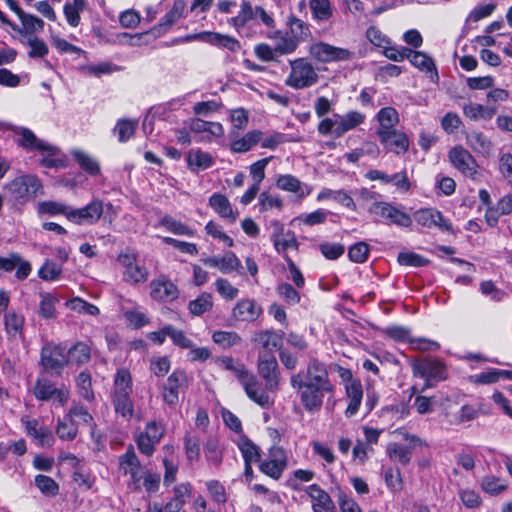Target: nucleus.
<instances>
[{
    "instance_id": "1",
    "label": "nucleus",
    "mask_w": 512,
    "mask_h": 512,
    "mask_svg": "<svg viewBox=\"0 0 512 512\" xmlns=\"http://www.w3.org/2000/svg\"><path fill=\"white\" fill-rule=\"evenodd\" d=\"M290 384L300 396L301 404L310 413L318 412L326 394L334 392L325 364L313 359L307 366L306 372L295 373L290 377Z\"/></svg>"
},
{
    "instance_id": "2",
    "label": "nucleus",
    "mask_w": 512,
    "mask_h": 512,
    "mask_svg": "<svg viewBox=\"0 0 512 512\" xmlns=\"http://www.w3.org/2000/svg\"><path fill=\"white\" fill-rule=\"evenodd\" d=\"M222 369L230 371L243 386L247 396L263 408L272 405L270 396L262 390L261 384L254 374H252L244 364L239 363L231 357H222L218 360Z\"/></svg>"
},
{
    "instance_id": "3",
    "label": "nucleus",
    "mask_w": 512,
    "mask_h": 512,
    "mask_svg": "<svg viewBox=\"0 0 512 512\" xmlns=\"http://www.w3.org/2000/svg\"><path fill=\"white\" fill-rule=\"evenodd\" d=\"M41 188L40 181L29 174L16 177L4 187L9 200L16 205H23L32 200Z\"/></svg>"
},
{
    "instance_id": "4",
    "label": "nucleus",
    "mask_w": 512,
    "mask_h": 512,
    "mask_svg": "<svg viewBox=\"0 0 512 512\" xmlns=\"http://www.w3.org/2000/svg\"><path fill=\"white\" fill-rule=\"evenodd\" d=\"M291 71L285 79V85L293 89H305L315 85L319 80L316 69L306 58L289 61Z\"/></svg>"
},
{
    "instance_id": "5",
    "label": "nucleus",
    "mask_w": 512,
    "mask_h": 512,
    "mask_svg": "<svg viewBox=\"0 0 512 512\" xmlns=\"http://www.w3.org/2000/svg\"><path fill=\"white\" fill-rule=\"evenodd\" d=\"M258 374L265 382L267 392H276L280 385V370L276 357L268 352H260L257 365Z\"/></svg>"
},
{
    "instance_id": "6",
    "label": "nucleus",
    "mask_w": 512,
    "mask_h": 512,
    "mask_svg": "<svg viewBox=\"0 0 512 512\" xmlns=\"http://www.w3.org/2000/svg\"><path fill=\"white\" fill-rule=\"evenodd\" d=\"M288 465V456L286 451L279 446H273L269 449L268 455L259 463V470L273 480H279Z\"/></svg>"
},
{
    "instance_id": "7",
    "label": "nucleus",
    "mask_w": 512,
    "mask_h": 512,
    "mask_svg": "<svg viewBox=\"0 0 512 512\" xmlns=\"http://www.w3.org/2000/svg\"><path fill=\"white\" fill-rule=\"evenodd\" d=\"M369 212L385 219L388 224H394L399 227H409L412 224V218L406 212L388 202H374L370 206Z\"/></svg>"
},
{
    "instance_id": "8",
    "label": "nucleus",
    "mask_w": 512,
    "mask_h": 512,
    "mask_svg": "<svg viewBox=\"0 0 512 512\" xmlns=\"http://www.w3.org/2000/svg\"><path fill=\"white\" fill-rule=\"evenodd\" d=\"M411 368L415 377L442 381L446 379L445 365L434 359L411 360Z\"/></svg>"
},
{
    "instance_id": "9",
    "label": "nucleus",
    "mask_w": 512,
    "mask_h": 512,
    "mask_svg": "<svg viewBox=\"0 0 512 512\" xmlns=\"http://www.w3.org/2000/svg\"><path fill=\"white\" fill-rule=\"evenodd\" d=\"M310 55L319 62L329 63L349 60L352 53L345 48L336 47L325 42H317L310 46Z\"/></svg>"
},
{
    "instance_id": "10",
    "label": "nucleus",
    "mask_w": 512,
    "mask_h": 512,
    "mask_svg": "<svg viewBox=\"0 0 512 512\" xmlns=\"http://www.w3.org/2000/svg\"><path fill=\"white\" fill-rule=\"evenodd\" d=\"M34 396L41 401L53 400L58 405H64L69 398V391L65 387L56 388L48 379H37L33 388Z\"/></svg>"
},
{
    "instance_id": "11",
    "label": "nucleus",
    "mask_w": 512,
    "mask_h": 512,
    "mask_svg": "<svg viewBox=\"0 0 512 512\" xmlns=\"http://www.w3.org/2000/svg\"><path fill=\"white\" fill-rule=\"evenodd\" d=\"M13 132L18 136L16 143L27 151H39L41 153L54 154L57 148L37 138V136L28 128L15 127Z\"/></svg>"
},
{
    "instance_id": "12",
    "label": "nucleus",
    "mask_w": 512,
    "mask_h": 512,
    "mask_svg": "<svg viewBox=\"0 0 512 512\" xmlns=\"http://www.w3.org/2000/svg\"><path fill=\"white\" fill-rule=\"evenodd\" d=\"M195 39L202 40V41H204L208 44H211L213 46L226 48L231 52H237L241 48L240 42L236 38L229 36V35L217 33V32L205 31V32H201L198 34L187 35L184 38H182L180 41L188 42V41H192Z\"/></svg>"
},
{
    "instance_id": "13",
    "label": "nucleus",
    "mask_w": 512,
    "mask_h": 512,
    "mask_svg": "<svg viewBox=\"0 0 512 512\" xmlns=\"http://www.w3.org/2000/svg\"><path fill=\"white\" fill-rule=\"evenodd\" d=\"M119 263L125 268L123 273V279L132 284L143 283L148 278L147 269L140 265L135 255L122 253L118 257Z\"/></svg>"
},
{
    "instance_id": "14",
    "label": "nucleus",
    "mask_w": 512,
    "mask_h": 512,
    "mask_svg": "<svg viewBox=\"0 0 512 512\" xmlns=\"http://www.w3.org/2000/svg\"><path fill=\"white\" fill-rule=\"evenodd\" d=\"M103 214V202L101 200H93L88 205L80 209H73L68 214V220L78 224H95Z\"/></svg>"
},
{
    "instance_id": "15",
    "label": "nucleus",
    "mask_w": 512,
    "mask_h": 512,
    "mask_svg": "<svg viewBox=\"0 0 512 512\" xmlns=\"http://www.w3.org/2000/svg\"><path fill=\"white\" fill-rule=\"evenodd\" d=\"M449 159L452 165L467 177L474 178L477 164L472 155L463 147L457 146L450 150Z\"/></svg>"
},
{
    "instance_id": "16",
    "label": "nucleus",
    "mask_w": 512,
    "mask_h": 512,
    "mask_svg": "<svg viewBox=\"0 0 512 512\" xmlns=\"http://www.w3.org/2000/svg\"><path fill=\"white\" fill-rule=\"evenodd\" d=\"M41 363L46 370H59L69 364V359L61 346L47 345L41 351Z\"/></svg>"
},
{
    "instance_id": "17",
    "label": "nucleus",
    "mask_w": 512,
    "mask_h": 512,
    "mask_svg": "<svg viewBox=\"0 0 512 512\" xmlns=\"http://www.w3.org/2000/svg\"><path fill=\"white\" fill-rule=\"evenodd\" d=\"M405 439L409 441V446H403L398 443H389L387 446V454L393 461H398L402 465H407L411 461L412 449L418 445H422V440L414 435H405Z\"/></svg>"
},
{
    "instance_id": "18",
    "label": "nucleus",
    "mask_w": 512,
    "mask_h": 512,
    "mask_svg": "<svg viewBox=\"0 0 512 512\" xmlns=\"http://www.w3.org/2000/svg\"><path fill=\"white\" fill-rule=\"evenodd\" d=\"M150 295L154 300L169 302L178 297L176 285L164 276L150 283Z\"/></svg>"
},
{
    "instance_id": "19",
    "label": "nucleus",
    "mask_w": 512,
    "mask_h": 512,
    "mask_svg": "<svg viewBox=\"0 0 512 512\" xmlns=\"http://www.w3.org/2000/svg\"><path fill=\"white\" fill-rule=\"evenodd\" d=\"M187 376L182 370H175L167 379L164 386L163 398L164 401L174 406L178 403L179 390L186 385Z\"/></svg>"
},
{
    "instance_id": "20",
    "label": "nucleus",
    "mask_w": 512,
    "mask_h": 512,
    "mask_svg": "<svg viewBox=\"0 0 512 512\" xmlns=\"http://www.w3.org/2000/svg\"><path fill=\"white\" fill-rule=\"evenodd\" d=\"M414 220L423 227H438L441 230L449 231L451 225L444 219L441 212L432 208L420 209L414 213Z\"/></svg>"
},
{
    "instance_id": "21",
    "label": "nucleus",
    "mask_w": 512,
    "mask_h": 512,
    "mask_svg": "<svg viewBox=\"0 0 512 512\" xmlns=\"http://www.w3.org/2000/svg\"><path fill=\"white\" fill-rule=\"evenodd\" d=\"M25 430L28 436L37 440L42 447H50L54 442L51 430L39 423L36 419H23Z\"/></svg>"
},
{
    "instance_id": "22",
    "label": "nucleus",
    "mask_w": 512,
    "mask_h": 512,
    "mask_svg": "<svg viewBox=\"0 0 512 512\" xmlns=\"http://www.w3.org/2000/svg\"><path fill=\"white\" fill-rule=\"evenodd\" d=\"M379 140L385 148L397 155L407 152L410 145L407 135L400 130L390 131L385 136L381 135Z\"/></svg>"
},
{
    "instance_id": "23",
    "label": "nucleus",
    "mask_w": 512,
    "mask_h": 512,
    "mask_svg": "<svg viewBox=\"0 0 512 512\" xmlns=\"http://www.w3.org/2000/svg\"><path fill=\"white\" fill-rule=\"evenodd\" d=\"M306 493L313 501V512H330L335 508L329 494L320 488L317 484L308 486Z\"/></svg>"
},
{
    "instance_id": "24",
    "label": "nucleus",
    "mask_w": 512,
    "mask_h": 512,
    "mask_svg": "<svg viewBox=\"0 0 512 512\" xmlns=\"http://www.w3.org/2000/svg\"><path fill=\"white\" fill-rule=\"evenodd\" d=\"M366 116L359 111H349L343 115L337 114V127L335 130V137L339 138L348 131H351L363 124Z\"/></svg>"
},
{
    "instance_id": "25",
    "label": "nucleus",
    "mask_w": 512,
    "mask_h": 512,
    "mask_svg": "<svg viewBox=\"0 0 512 512\" xmlns=\"http://www.w3.org/2000/svg\"><path fill=\"white\" fill-rule=\"evenodd\" d=\"M408 60L414 67L429 74L432 82L437 83L439 81V75L434 61L427 54L421 51H413L410 49Z\"/></svg>"
},
{
    "instance_id": "26",
    "label": "nucleus",
    "mask_w": 512,
    "mask_h": 512,
    "mask_svg": "<svg viewBox=\"0 0 512 512\" xmlns=\"http://www.w3.org/2000/svg\"><path fill=\"white\" fill-rule=\"evenodd\" d=\"M379 122V128L377 130L378 137L386 135L388 132L397 130L395 126L399 123V114L393 107H384L379 110L376 115Z\"/></svg>"
},
{
    "instance_id": "27",
    "label": "nucleus",
    "mask_w": 512,
    "mask_h": 512,
    "mask_svg": "<svg viewBox=\"0 0 512 512\" xmlns=\"http://www.w3.org/2000/svg\"><path fill=\"white\" fill-rule=\"evenodd\" d=\"M276 186L283 191L298 193L300 198L306 197L311 192L309 186L302 184L299 179L291 174L279 175Z\"/></svg>"
},
{
    "instance_id": "28",
    "label": "nucleus",
    "mask_w": 512,
    "mask_h": 512,
    "mask_svg": "<svg viewBox=\"0 0 512 512\" xmlns=\"http://www.w3.org/2000/svg\"><path fill=\"white\" fill-rule=\"evenodd\" d=\"M269 38L274 41V49L277 56L292 54L299 45L290 34L282 33L281 31H275Z\"/></svg>"
},
{
    "instance_id": "29",
    "label": "nucleus",
    "mask_w": 512,
    "mask_h": 512,
    "mask_svg": "<svg viewBox=\"0 0 512 512\" xmlns=\"http://www.w3.org/2000/svg\"><path fill=\"white\" fill-rule=\"evenodd\" d=\"M497 112L496 107L481 105L477 103H466L463 105V114L473 121L490 120Z\"/></svg>"
},
{
    "instance_id": "30",
    "label": "nucleus",
    "mask_w": 512,
    "mask_h": 512,
    "mask_svg": "<svg viewBox=\"0 0 512 512\" xmlns=\"http://www.w3.org/2000/svg\"><path fill=\"white\" fill-rule=\"evenodd\" d=\"M261 313V308L250 299L240 300L233 309V316L240 321H253Z\"/></svg>"
},
{
    "instance_id": "31",
    "label": "nucleus",
    "mask_w": 512,
    "mask_h": 512,
    "mask_svg": "<svg viewBox=\"0 0 512 512\" xmlns=\"http://www.w3.org/2000/svg\"><path fill=\"white\" fill-rule=\"evenodd\" d=\"M262 136L263 133L260 130L249 131L243 137L233 140L230 149L234 153L248 152L261 141Z\"/></svg>"
},
{
    "instance_id": "32",
    "label": "nucleus",
    "mask_w": 512,
    "mask_h": 512,
    "mask_svg": "<svg viewBox=\"0 0 512 512\" xmlns=\"http://www.w3.org/2000/svg\"><path fill=\"white\" fill-rule=\"evenodd\" d=\"M255 341L258 342L261 347V352H272L276 349L281 350L283 345V335L275 331H262L256 334Z\"/></svg>"
},
{
    "instance_id": "33",
    "label": "nucleus",
    "mask_w": 512,
    "mask_h": 512,
    "mask_svg": "<svg viewBox=\"0 0 512 512\" xmlns=\"http://www.w3.org/2000/svg\"><path fill=\"white\" fill-rule=\"evenodd\" d=\"M346 392L349 403L345 413L346 416L351 417L357 413L362 401L363 390L361 383L359 381H351V383L346 386Z\"/></svg>"
},
{
    "instance_id": "34",
    "label": "nucleus",
    "mask_w": 512,
    "mask_h": 512,
    "mask_svg": "<svg viewBox=\"0 0 512 512\" xmlns=\"http://www.w3.org/2000/svg\"><path fill=\"white\" fill-rule=\"evenodd\" d=\"M251 20H254V7L249 1L244 0L240 4V10L238 14L230 18L228 23L234 27L236 31L239 32Z\"/></svg>"
},
{
    "instance_id": "35",
    "label": "nucleus",
    "mask_w": 512,
    "mask_h": 512,
    "mask_svg": "<svg viewBox=\"0 0 512 512\" xmlns=\"http://www.w3.org/2000/svg\"><path fill=\"white\" fill-rule=\"evenodd\" d=\"M209 204L221 217L230 218L232 222L236 220V214L226 196L215 193L210 197Z\"/></svg>"
},
{
    "instance_id": "36",
    "label": "nucleus",
    "mask_w": 512,
    "mask_h": 512,
    "mask_svg": "<svg viewBox=\"0 0 512 512\" xmlns=\"http://www.w3.org/2000/svg\"><path fill=\"white\" fill-rule=\"evenodd\" d=\"M467 144L475 152L480 154H489L492 148L490 139L480 131H471L466 136Z\"/></svg>"
},
{
    "instance_id": "37",
    "label": "nucleus",
    "mask_w": 512,
    "mask_h": 512,
    "mask_svg": "<svg viewBox=\"0 0 512 512\" xmlns=\"http://www.w3.org/2000/svg\"><path fill=\"white\" fill-rule=\"evenodd\" d=\"M188 166L192 170H205L213 164V157L200 149L190 150L187 155Z\"/></svg>"
},
{
    "instance_id": "38",
    "label": "nucleus",
    "mask_w": 512,
    "mask_h": 512,
    "mask_svg": "<svg viewBox=\"0 0 512 512\" xmlns=\"http://www.w3.org/2000/svg\"><path fill=\"white\" fill-rule=\"evenodd\" d=\"M132 392L131 374L126 369H119L114 379L113 396H130Z\"/></svg>"
},
{
    "instance_id": "39",
    "label": "nucleus",
    "mask_w": 512,
    "mask_h": 512,
    "mask_svg": "<svg viewBox=\"0 0 512 512\" xmlns=\"http://www.w3.org/2000/svg\"><path fill=\"white\" fill-rule=\"evenodd\" d=\"M480 486L485 493L497 496L508 488V482L500 477L487 475L481 479Z\"/></svg>"
},
{
    "instance_id": "40",
    "label": "nucleus",
    "mask_w": 512,
    "mask_h": 512,
    "mask_svg": "<svg viewBox=\"0 0 512 512\" xmlns=\"http://www.w3.org/2000/svg\"><path fill=\"white\" fill-rule=\"evenodd\" d=\"M90 357V347L84 342L75 343L67 352L69 363H75L77 365L87 363L90 360Z\"/></svg>"
},
{
    "instance_id": "41",
    "label": "nucleus",
    "mask_w": 512,
    "mask_h": 512,
    "mask_svg": "<svg viewBox=\"0 0 512 512\" xmlns=\"http://www.w3.org/2000/svg\"><path fill=\"white\" fill-rule=\"evenodd\" d=\"M205 458L211 465L219 467L222 463L223 453L220 449L219 440L217 438H209L204 446Z\"/></svg>"
},
{
    "instance_id": "42",
    "label": "nucleus",
    "mask_w": 512,
    "mask_h": 512,
    "mask_svg": "<svg viewBox=\"0 0 512 512\" xmlns=\"http://www.w3.org/2000/svg\"><path fill=\"white\" fill-rule=\"evenodd\" d=\"M138 468H141L138 457L133 446H129L126 452L119 457V469L123 474L129 475Z\"/></svg>"
},
{
    "instance_id": "43",
    "label": "nucleus",
    "mask_w": 512,
    "mask_h": 512,
    "mask_svg": "<svg viewBox=\"0 0 512 512\" xmlns=\"http://www.w3.org/2000/svg\"><path fill=\"white\" fill-rule=\"evenodd\" d=\"M70 422H73L78 428L83 425H91L93 423V417L88 410L80 405H73L67 415Z\"/></svg>"
},
{
    "instance_id": "44",
    "label": "nucleus",
    "mask_w": 512,
    "mask_h": 512,
    "mask_svg": "<svg viewBox=\"0 0 512 512\" xmlns=\"http://www.w3.org/2000/svg\"><path fill=\"white\" fill-rule=\"evenodd\" d=\"M238 448L244 459V463H256L261 461L259 448L248 438H242L238 442Z\"/></svg>"
},
{
    "instance_id": "45",
    "label": "nucleus",
    "mask_w": 512,
    "mask_h": 512,
    "mask_svg": "<svg viewBox=\"0 0 512 512\" xmlns=\"http://www.w3.org/2000/svg\"><path fill=\"white\" fill-rule=\"evenodd\" d=\"M84 0H73L64 5V14L69 25L77 27L80 23V13L84 10Z\"/></svg>"
},
{
    "instance_id": "46",
    "label": "nucleus",
    "mask_w": 512,
    "mask_h": 512,
    "mask_svg": "<svg viewBox=\"0 0 512 512\" xmlns=\"http://www.w3.org/2000/svg\"><path fill=\"white\" fill-rule=\"evenodd\" d=\"M24 324L23 315L11 310L4 315L5 330L8 335L15 337L20 334Z\"/></svg>"
},
{
    "instance_id": "47",
    "label": "nucleus",
    "mask_w": 512,
    "mask_h": 512,
    "mask_svg": "<svg viewBox=\"0 0 512 512\" xmlns=\"http://www.w3.org/2000/svg\"><path fill=\"white\" fill-rule=\"evenodd\" d=\"M212 306L213 302L211 294L204 292L195 300L190 301L188 308L191 314L200 316L203 313L210 311Z\"/></svg>"
},
{
    "instance_id": "48",
    "label": "nucleus",
    "mask_w": 512,
    "mask_h": 512,
    "mask_svg": "<svg viewBox=\"0 0 512 512\" xmlns=\"http://www.w3.org/2000/svg\"><path fill=\"white\" fill-rule=\"evenodd\" d=\"M138 126L137 120L120 119L114 128L120 142L128 141L135 133Z\"/></svg>"
},
{
    "instance_id": "49",
    "label": "nucleus",
    "mask_w": 512,
    "mask_h": 512,
    "mask_svg": "<svg viewBox=\"0 0 512 512\" xmlns=\"http://www.w3.org/2000/svg\"><path fill=\"white\" fill-rule=\"evenodd\" d=\"M309 6L313 17L318 21H327L332 16V7L329 0H310Z\"/></svg>"
},
{
    "instance_id": "50",
    "label": "nucleus",
    "mask_w": 512,
    "mask_h": 512,
    "mask_svg": "<svg viewBox=\"0 0 512 512\" xmlns=\"http://www.w3.org/2000/svg\"><path fill=\"white\" fill-rule=\"evenodd\" d=\"M291 36L296 39L297 43L307 40L311 36L308 25L299 18L291 17L288 21Z\"/></svg>"
},
{
    "instance_id": "51",
    "label": "nucleus",
    "mask_w": 512,
    "mask_h": 512,
    "mask_svg": "<svg viewBox=\"0 0 512 512\" xmlns=\"http://www.w3.org/2000/svg\"><path fill=\"white\" fill-rule=\"evenodd\" d=\"M271 239L276 251L283 254L284 257H287L285 254L288 249L298 250V242L293 233L288 232L285 237H281V234L272 235Z\"/></svg>"
},
{
    "instance_id": "52",
    "label": "nucleus",
    "mask_w": 512,
    "mask_h": 512,
    "mask_svg": "<svg viewBox=\"0 0 512 512\" xmlns=\"http://www.w3.org/2000/svg\"><path fill=\"white\" fill-rule=\"evenodd\" d=\"M35 486L46 496L53 497L59 492V485L49 476L39 474L35 477Z\"/></svg>"
},
{
    "instance_id": "53",
    "label": "nucleus",
    "mask_w": 512,
    "mask_h": 512,
    "mask_svg": "<svg viewBox=\"0 0 512 512\" xmlns=\"http://www.w3.org/2000/svg\"><path fill=\"white\" fill-rule=\"evenodd\" d=\"M73 156L80 167L91 175H97L100 172L98 162L83 151H74Z\"/></svg>"
},
{
    "instance_id": "54",
    "label": "nucleus",
    "mask_w": 512,
    "mask_h": 512,
    "mask_svg": "<svg viewBox=\"0 0 512 512\" xmlns=\"http://www.w3.org/2000/svg\"><path fill=\"white\" fill-rule=\"evenodd\" d=\"M58 299L49 293L41 294V301L39 303V315L43 318H54L56 317L55 305Z\"/></svg>"
},
{
    "instance_id": "55",
    "label": "nucleus",
    "mask_w": 512,
    "mask_h": 512,
    "mask_svg": "<svg viewBox=\"0 0 512 512\" xmlns=\"http://www.w3.org/2000/svg\"><path fill=\"white\" fill-rule=\"evenodd\" d=\"M185 6L184 0H174L172 8L164 15L160 25L171 26L176 23L182 17Z\"/></svg>"
},
{
    "instance_id": "56",
    "label": "nucleus",
    "mask_w": 512,
    "mask_h": 512,
    "mask_svg": "<svg viewBox=\"0 0 512 512\" xmlns=\"http://www.w3.org/2000/svg\"><path fill=\"white\" fill-rule=\"evenodd\" d=\"M66 306L80 314H88V315H97L99 314V309L97 306L84 301L81 298H73L66 302Z\"/></svg>"
},
{
    "instance_id": "57",
    "label": "nucleus",
    "mask_w": 512,
    "mask_h": 512,
    "mask_svg": "<svg viewBox=\"0 0 512 512\" xmlns=\"http://www.w3.org/2000/svg\"><path fill=\"white\" fill-rule=\"evenodd\" d=\"M38 211L49 215L63 214L68 219V214L72 211V208L55 201H45L39 203Z\"/></svg>"
},
{
    "instance_id": "58",
    "label": "nucleus",
    "mask_w": 512,
    "mask_h": 512,
    "mask_svg": "<svg viewBox=\"0 0 512 512\" xmlns=\"http://www.w3.org/2000/svg\"><path fill=\"white\" fill-rule=\"evenodd\" d=\"M184 447L187 459L197 461L200 456V439L193 434H186L184 438Z\"/></svg>"
},
{
    "instance_id": "59",
    "label": "nucleus",
    "mask_w": 512,
    "mask_h": 512,
    "mask_svg": "<svg viewBox=\"0 0 512 512\" xmlns=\"http://www.w3.org/2000/svg\"><path fill=\"white\" fill-rule=\"evenodd\" d=\"M76 384L78 388V393L82 398L87 401H92L94 399V393L91 388V376L86 372H81L77 379Z\"/></svg>"
},
{
    "instance_id": "60",
    "label": "nucleus",
    "mask_w": 512,
    "mask_h": 512,
    "mask_svg": "<svg viewBox=\"0 0 512 512\" xmlns=\"http://www.w3.org/2000/svg\"><path fill=\"white\" fill-rule=\"evenodd\" d=\"M258 204L261 212L268 211L273 208L281 210L283 207V202L279 196L272 195L266 191L260 193Z\"/></svg>"
},
{
    "instance_id": "61",
    "label": "nucleus",
    "mask_w": 512,
    "mask_h": 512,
    "mask_svg": "<svg viewBox=\"0 0 512 512\" xmlns=\"http://www.w3.org/2000/svg\"><path fill=\"white\" fill-rule=\"evenodd\" d=\"M213 341L223 348H229L240 343V337L232 331H216L212 335Z\"/></svg>"
},
{
    "instance_id": "62",
    "label": "nucleus",
    "mask_w": 512,
    "mask_h": 512,
    "mask_svg": "<svg viewBox=\"0 0 512 512\" xmlns=\"http://www.w3.org/2000/svg\"><path fill=\"white\" fill-rule=\"evenodd\" d=\"M56 433L62 440H73L78 434V427L73 422H70L68 417H65L59 421Z\"/></svg>"
},
{
    "instance_id": "63",
    "label": "nucleus",
    "mask_w": 512,
    "mask_h": 512,
    "mask_svg": "<svg viewBox=\"0 0 512 512\" xmlns=\"http://www.w3.org/2000/svg\"><path fill=\"white\" fill-rule=\"evenodd\" d=\"M480 291L494 302H501L507 296L506 292L499 289L491 280L482 281Z\"/></svg>"
},
{
    "instance_id": "64",
    "label": "nucleus",
    "mask_w": 512,
    "mask_h": 512,
    "mask_svg": "<svg viewBox=\"0 0 512 512\" xmlns=\"http://www.w3.org/2000/svg\"><path fill=\"white\" fill-rule=\"evenodd\" d=\"M369 255V245L365 242H358L352 245L348 250V257L352 262L363 263Z\"/></svg>"
}]
</instances>
